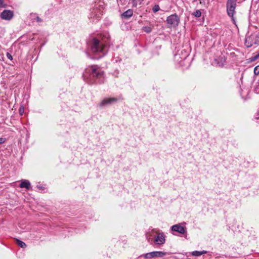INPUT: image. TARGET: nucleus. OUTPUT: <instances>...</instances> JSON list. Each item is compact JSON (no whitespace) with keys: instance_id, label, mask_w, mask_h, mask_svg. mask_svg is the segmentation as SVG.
Returning <instances> with one entry per match:
<instances>
[{"instance_id":"obj_13","label":"nucleus","mask_w":259,"mask_h":259,"mask_svg":"<svg viewBox=\"0 0 259 259\" xmlns=\"http://www.w3.org/2000/svg\"><path fill=\"white\" fill-rule=\"evenodd\" d=\"M133 15V11L132 9H128L121 14V17L124 19H128Z\"/></svg>"},{"instance_id":"obj_25","label":"nucleus","mask_w":259,"mask_h":259,"mask_svg":"<svg viewBox=\"0 0 259 259\" xmlns=\"http://www.w3.org/2000/svg\"><path fill=\"white\" fill-rule=\"evenodd\" d=\"M7 57H8V58L9 59H10V60H12L13 59V57L11 55V54L9 53H7Z\"/></svg>"},{"instance_id":"obj_4","label":"nucleus","mask_w":259,"mask_h":259,"mask_svg":"<svg viewBox=\"0 0 259 259\" xmlns=\"http://www.w3.org/2000/svg\"><path fill=\"white\" fill-rule=\"evenodd\" d=\"M148 241L153 242L156 245H162L165 242V236L163 232L159 230H152L147 235Z\"/></svg>"},{"instance_id":"obj_9","label":"nucleus","mask_w":259,"mask_h":259,"mask_svg":"<svg viewBox=\"0 0 259 259\" xmlns=\"http://www.w3.org/2000/svg\"><path fill=\"white\" fill-rule=\"evenodd\" d=\"M118 101L117 98H106L104 99L100 103V106L103 107L116 103Z\"/></svg>"},{"instance_id":"obj_23","label":"nucleus","mask_w":259,"mask_h":259,"mask_svg":"<svg viewBox=\"0 0 259 259\" xmlns=\"http://www.w3.org/2000/svg\"><path fill=\"white\" fill-rule=\"evenodd\" d=\"M19 113L21 115H23L24 111V108L23 107L21 106L20 107L19 109Z\"/></svg>"},{"instance_id":"obj_5","label":"nucleus","mask_w":259,"mask_h":259,"mask_svg":"<svg viewBox=\"0 0 259 259\" xmlns=\"http://www.w3.org/2000/svg\"><path fill=\"white\" fill-rule=\"evenodd\" d=\"M166 252L159 251H154L143 254L141 256L145 258H152L154 257H162L166 254Z\"/></svg>"},{"instance_id":"obj_26","label":"nucleus","mask_w":259,"mask_h":259,"mask_svg":"<svg viewBox=\"0 0 259 259\" xmlns=\"http://www.w3.org/2000/svg\"><path fill=\"white\" fill-rule=\"evenodd\" d=\"M35 20L37 22H42V19L39 18V17L37 16L35 18Z\"/></svg>"},{"instance_id":"obj_18","label":"nucleus","mask_w":259,"mask_h":259,"mask_svg":"<svg viewBox=\"0 0 259 259\" xmlns=\"http://www.w3.org/2000/svg\"><path fill=\"white\" fill-rule=\"evenodd\" d=\"M255 38V45H259V31L253 33Z\"/></svg>"},{"instance_id":"obj_21","label":"nucleus","mask_w":259,"mask_h":259,"mask_svg":"<svg viewBox=\"0 0 259 259\" xmlns=\"http://www.w3.org/2000/svg\"><path fill=\"white\" fill-rule=\"evenodd\" d=\"M254 73L255 75H258L259 74V65L255 67L254 68Z\"/></svg>"},{"instance_id":"obj_27","label":"nucleus","mask_w":259,"mask_h":259,"mask_svg":"<svg viewBox=\"0 0 259 259\" xmlns=\"http://www.w3.org/2000/svg\"><path fill=\"white\" fill-rule=\"evenodd\" d=\"M6 141L5 138H0V144H3Z\"/></svg>"},{"instance_id":"obj_6","label":"nucleus","mask_w":259,"mask_h":259,"mask_svg":"<svg viewBox=\"0 0 259 259\" xmlns=\"http://www.w3.org/2000/svg\"><path fill=\"white\" fill-rule=\"evenodd\" d=\"M179 22V18L176 14L169 16L166 19L167 23L174 27L178 26Z\"/></svg>"},{"instance_id":"obj_10","label":"nucleus","mask_w":259,"mask_h":259,"mask_svg":"<svg viewBox=\"0 0 259 259\" xmlns=\"http://www.w3.org/2000/svg\"><path fill=\"white\" fill-rule=\"evenodd\" d=\"M253 34H251L250 36H248L245 40V45L247 48L251 47L253 45H255V41Z\"/></svg>"},{"instance_id":"obj_3","label":"nucleus","mask_w":259,"mask_h":259,"mask_svg":"<svg viewBox=\"0 0 259 259\" xmlns=\"http://www.w3.org/2000/svg\"><path fill=\"white\" fill-rule=\"evenodd\" d=\"M91 49L93 53L99 54V57L96 58H100L105 55L107 52L108 47L102 41L95 38L92 41Z\"/></svg>"},{"instance_id":"obj_16","label":"nucleus","mask_w":259,"mask_h":259,"mask_svg":"<svg viewBox=\"0 0 259 259\" xmlns=\"http://www.w3.org/2000/svg\"><path fill=\"white\" fill-rule=\"evenodd\" d=\"M16 242L18 245H19L21 248H25L26 247V244H25V243L19 239H16Z\"/></svg>"},{"instance_id":"obj_14","label":"nucleus","mask_w":259,"mask_h":259,"mask_svg":"<svg viewBox=\"0 0 259 259\" xmlns=\"http://www.w3.org/2000/svg\"><path fill=\"white\" fill-rule=\"evenodd\" d=\"M237 0H228L226 7H236Z\"/></svg>"},{"instance_id":"obj_7","label":"nucleus","mask_w":259,"mask_h":259,"mask_svg":"<svg viewBox=\"0 0 259 259\" xmlns=\"http://www.w3.org/2000/svg\"><path fill=\"white\" fill-rule=\"evenodd\" d=\"M171 230L174 232H177L181 234H185L187 233V229L183 226L182 224L173 225L171 227Z\"/></svg>"},{"instance_id":"obj_11","label":"nucleus","mask_w":259,"mask_h":259,"mask_svg":"<svg viewBox=\"0 0 259 259\" xmlns=\"http://www.w3.org/2000/svg\"><path fill=\"white\" fill-rule=\"evenodd\" d=\"M228 15L231 17L232 20L234 21V15L235 13L236 7H226Z\"/></svg>"},{"instance_id":"obj_24","label":"nucleus","mask_w":259,"mask_h":259,"mask_svg":"<svg viewBox=\"0 0 259 259\" xmlns=\"http://www.w3.org/2000/svg\"><path fill=\"white\" fill-rule=\"evenodd\" d=\"M6 5L4 4L3 0H0V7L5 8Z\"/></svg>"},{"instance_id":"obj_22","label":"nucleus","mask_w":259,"mask_h":259,"mask_svg":"<svg viewBox=\"0 0 259 259\" xmlns=\"http://www.w3.org/2000/svg\"><path fill=\"white\" fill-rule=\"evenodd\" d=\"M259 58V53L255 55L254 56L252 57L251 58V61H254L256 60Z\"/></svg>"},{"instance_id":"obj_1","label":"nucleus","mask_w":259,"mask_h":259,"mask_svg":"<svg viewBox=\"0 0 259 259\" xmlns=\"http://www.w3.org/2000/svg\"><path fill=\"white\" fill-rule=\"evenodd\" d=\"M82 77L84 80L89 84L103 82L104 72L97 65L89 66L84 70Z\"/></svg>"},{"instance_id":"obj_29","label":"nucleus","mask_w":259,"mask_h":259,"mask_svg":"<svg viewBox=\"0 0 259 259\" xmlns=\"http://www.w3.org/2000/svg\"><path fill=\"white\" fill-rule=\"evenodd\" d=\"M37 188H39V189H42V188L41 187V186H39V185H37Z\"/></svg>"},{"instance_id":"obj_2","label":"nucleus","mask_w":259,"mask_h":259,"mask_svg":"<svg viewBox=\"0 0 259 259\" xmlns=\"http://www.w3.org/2000/svg\"><path fill=\"white\" fill-rule=\"evenodd\" d=\"M105 8L104 2L103 0H97L94 6L90 10L89 19L91 22L96 23L101 18Z\"/></svg>"},{"instance_id":"obj_12","label":"nucleus","mask_w":259,"mask_h":259,"mask_svg":"<svg viewBox=\"0 0 259 259\" xmlns=\"http://www.w3.org/2000/svg\"><path fill=\"white\" fill-rule=\"evenodd\" d=\"M31 184L28 180H22L20 184V187L21 188H26L27 190H29L30 188Z\"/></svg>"},{"instance_id":"obj_30","label":"nucleus","mask_w":259,"mask_h":259,"mask_svg":"<svg viewBox=\"0 0 259 259\" xmlns=\"http://www.w3.org/2000/svg\"><path fill=\"white\" fill-rule=\"evenodd\" d=\"M221 59L222 60H223L224 62H225V59H224V58H223V57H221Z\"/></svg>"},{"instance_id":"obj_20","label":"nucleus","mask_w":259,"mask_h":259,"mask_svg":"<svg viewBox=\"0 0 259 259\" xmlns=\"http://www.w3.org/2000/svg\"><path fill=\"white\" fill-rule=\"evenodd\" d=\"M159 10H160V7H159V5H154V6L153 7V9H152L153 12L154 13H156V12H158Z\"/></svg>"},{"instance_id":"obj_28","label":"nucleus","mask_w":259,"mask_h":259,"mask_svg":"<svg viewBox=\"0 0 259 259\" xmlns=\"http://www.w3.org/2000/svg\"><path fill=\"white\" fill-rule=\"evenodd\" d=\"M180 54L179 53V54H177L175 55V59H176V60H177L178 61H179V59H178V58H180Z\"/></svg>"},{"instance_id":"obj_8","label":"nucleus","mask_w":259,"mask_h":259,"mask_svg":"<svg viewBox=\"0 0 259 259\" xmlns=\"http://www.w3.org/2000/svg\"><path fill=\"white\" fill-rule=\"evenodd\" d=\"M14 16L13 12L11 10H5L1 14V18L3 20H10Z\"/></svg>"},{"instance_id":"obj_17","label":"nucleus","mask_w":259,"mask_h":259,"mask_svg":"<svg viewBox=\"0 0 259 259\" xmlns=\"http://www.w3.org/2000/svg\"><path fill=\"white\" fill-rule=\"evenodd\" d=\"M181 54H182V55H183V57L181 58V60L179 61L180 62H181L182 60H186L189 55L188 53L185 50H182L181 51Z\"/></svg>"},{"instance_id":"obj_19","label":"nucleus","mask_w":259,"mask_h":259,"mask_svg":"<svg viewBox=\"0 0 259 259\" xmlns=\"http://www.w3.org/2000/svg\"><path fill=\"white\" fill-rule=\"evenodd\" d=\"M193 15L196 18H199L201 15V12L200 10H197L193 13Z\"/></svg>"},{"instance_id":"obj_15","label":"nucleus","mask_w":259,"mask_h":259,"mask_svg":"<svg viewBox=\"0 0 259 259\" xmlns=\"http://www.w3.org/2000/svg\"><path fill=\"white\" fill-rule=\"evenodd\" d=\"M207 251L205 250H203L202 251H194L192 252V255L195 256H200L203 254L206 253Z\"/></svg>"},{"instance_id":"obj_31","label":"nucleus","mask_w":259,"mask_h":259,"mask_svg":"<svg viewBox=\"0 0 259 259\" xmlns=\"http://www.w3.org/2000/svg\"><path fill=\"white\" fill-rule=\"evenodd\" d=\"M146 31L147 32H150V29H147Z\"/></svg>"}]
</instances>
